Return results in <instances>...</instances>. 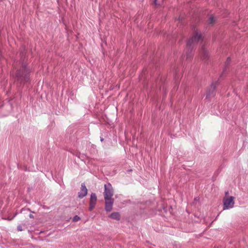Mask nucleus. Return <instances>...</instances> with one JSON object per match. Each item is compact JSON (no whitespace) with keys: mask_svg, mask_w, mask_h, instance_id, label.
<instances>
[{"mask_svg":"<svg viewBox=\"0 0 248 248\" xmlns=\"http://www.w3.org/2000/svg\"><path fill=\"white\" fill-rule=\"evenodd\" d=\"M104 196L105 201V209L107 212H110L112 209V206L114 203L113 189L110 183L104 185Z\"/></svg>","mask_w":248,"mask_h":248,"instance_id":"1","label":"nucleus"},{"mask_svg":"<svg viewBox=\"0 0 248 248\" xmlns=\"http://www.w3.org/2000/svg\"><path fill=\"white\" fill-rule=\"evenodd\" d=\"M30 69L27 67L26 62H23L21 67L17 71L16 78V80L21 84L28 82L30 79Z\"/></svg>","mask_w":248,"mask_h":248,"instance_id":"2","label":"nucleus"},{"mask_svg":"<svg viewBox=\"0 0 248 248\" xmlns=\"http://www.w3.org/2000/svg\"><path fill=\"white\" fill-rule=\"evenodd\" d=\"M202 35L197 31H195L192 37L187 42L186 59L190 60L193 57L192 49L194 46L202 40Z\"/></svg>","mask_w":248,"mask_h":248,"instance_id":"3","label":"nucleus"},{"mask_svg":"<svg viewBox=\"0 0 248 248\" xmlns=\"http://www.w3.org/2000/svg\"><path fill=\"white\" fill-rule=\"evenodd\" d=\"M234 197L232 196L225 197L223 199V209L226 210L233 207L234 204Z\"/></svg>","mask_w":248,"mask_h":248,"instance_id":"4","label":"nucleus"},{"mask_svg":"<svg viewBox=\"0 0 248 248\" xmlns=\"http://www.w3.org/2000/svg\"><path fill=\"white\" fill-rule=\"evenodd\" d=\"M97 197L94 193H92L91 195V198L90 200V206L89 209L90 211L93 210L94 208L96 203Z\"/></svg>","mask_w":248,"mask_h":248,"instance_id":"5","label":"nucleus"},{"mask_svg":"<svg viewBox=\"0 0 248 248\" xmlns=\"http://www.w3.org/2000/svg\"><path fill=\"white\" fill-rule=\"evenodd\" d=\"M88 189H87L85 184L82 183L81 185V189L80 192L78 193V196L81 199L86 196L87 194Z\"/></svg>","mask_w":248,"mask_h":248,"instance_id":"6","label":"nucleus"},{"mask_svg":"<svg viewBox=\"0 0 248 248\" xmlns=\"http://www.w3.org/2000/svg\"><path fill=\"white\" fill-rule=\"evenodd\" d=\"M216 86L215 83H212L210 88L207 90L206 93V98H209L211 96L213 95V93L216 90Z\"/></svg>","mask_w":248,"mask_h":248,"instance_id":"7","label":"nucleus"},{"mask_svg":"<svg viewBox=\"0 0 248 248\" xmlns=\"http://www.w3.org/2000/svg\"><path fill=\"white\" fill-rule=\"evenodd\" d=\"M109 217L112 219L119 220L120 219V215L119 212H116L111 214Z\"/></svg>","mask_w":248,"mask_h":248,"instance_id":"8","label":"nucleus"},{"mask_svg":"<svg viewBox=\"0 0 248 248\" xmlns=\"http://www.w3.org/2000/svg\"><path fill=\"white\" fill-rule=\"evenodd\" d=\"M215 18L213 16H211L209 17L207 22L209 25H212L215 22Z\"/></svg>","mask_w":248,"mask_h":248,"instance_id":"9","label":"nucleus"},{"mask_svg":"<svg viewBox=\"0 0 248 248\" xmlns=\"http://www.w3.org/2000/svg\"><path fill=\"white\" fill-rule=\"evenodd\" d=\"M231 62V59L230 58H228L226 60V61L225 62V68L223 70V72H225V70H226L227 67L228 66V65L230 64Z\"/></svg>","mask_w":248,"mask_h":248,"instance_id":"10","label":"nucleus"},{"mask_svg":"<svg viewBox=\"0 0 248 248\" xmlns=\"http://www.w3.org/2000/svg\"><path fill=\"white\" fill-rule=\"evenodd\" d=\"M80 219V218L78 216H75L73 218V221H74V222H77V221H79V220Z\"/></svg>","mask_w":248,"mask_h":248,"instance_id":"11","label":"nucleus"},{"mask_svg":"<svg viewBox=\"0 0 248 248\" xmlns=\"http://www.w3.org/2000/svg\"><path fill=\"white\" fill-rule=\"evenodd\" d=\"M201 53L203 55V57H206V51L205 50L204 48H202L201 50Z\"/></svg>","mask_w":248,"mask_h":248,"instance_id":"12","label":"nucleus"},{"mask_svg":"<svg viewBox=\"0 0 248 248\" xmlns=\"http://www.w3.org/2000/svg\"><path fill=\"white\" fill-rule=\"evenodd\" d=\"M17 230L19 231H23L22 227L21 225H19L17 227Z\"/></svg>","mask_w":248,"mask_h":248,"instance_id":"13","label":"nucleus"},{"mask_svg":"<svg viewBox=\"0 0 248 248\" xmlns=\"http://www.w3.org/2000/svg\"><path fill=\"white\" fill-rule=\"evenodd\" d=\"M29 217H30V218H33V217H34L33 216L32 214H30V215H29Z\"/></svg>","mask_w":248,"mask_h":248,"instance_id":"14","label":"nucleus"},{"mask_svg":"<svg viewBox=\"0 0 248 248\" xmlns=\"http://www.w3.org/2000/svg\"><path fill=\"white\" fill-rule=\"evenodd\" d=\"M228 194H229L228 191H227V192H225L226 196H227ZM225 197H227V196H225Z\"/></svg>","mask_w":248,"mask_h":248,"instance_id":"15","label":"nucleus"},{"mask_svg":"<svg viewBox=\"0 0 248 248\" xmlns=\"http://www.w3.org/2000/svg\"><path fill=\"white\" fill-rule=\"evenodd\" d=\"M156 0H155V2L156 3Z\"/></svg>","mask_w":248,"mask_h":248,"instance_id":"16","label":"nucleus"}]
</instances>
